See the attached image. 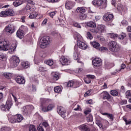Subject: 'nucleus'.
<instances>
[{"label": "nucleus", "instance_id": "f257e3e1", "mask_svg": "<svg viewBox=\"0 0 131 131\" xmlns=\"http://www.w3.org/2000/svg\"><path fill=\"white\" fill-rule=\"evenodd\" d=\"M17 42H14L10 46V42L6 40L0 39V51H9L10 54H13L16 51Z\"/></svg>", "mask_w": 131, "mask_h": 131}, {"label": "nucleus", "instance_id": "f03ea898", "mask_svg": "<svg viewBox=\"0 0 131 131\" xmlns=\"http://www.w3.org/2000/svg\"><path fill=\"white\" fill-rule=\"evenodd\" d=\"M40 102L42 111L43 112H49L50 111H52L53 108L55 107V104H50L48 106L46 105H48V104H49V102H50L49 99L41 98Z\"/></svg>", "mask_w": 131, "mask_h": 131}, {"label": "nucleus", "instance_id": "7ed1b4c3", "mask_svg": "<svg viewBox=\"0 0 131 131\" xmlns=\"http://www.w3.org/2000/svg\"><path fill=\"white\" fill-rule=\"evenodd\" d=\"M50 37L45 36L40 39L39 45L41 49H46V47H47L48 45H50Z\"/></svg>", "mask_w": 131, "mask_h": 131}, {"label": "nucleus", "instance_id": "20e7f679", "mask_svg": "<svg viewBox=\"0 0 131 131\" xmlns=\"http://www.w3.org/2000/svg\"><path fill=\"white\" fill-rule=\"evenodd\" d=\"M109 49L111 52L117 53V52H119V50H120V46L115 41H111L110 42Z\"/></svg>", "mask_w": 131, "mask_h": 131}, {"label": "nucleus", "instance_id": "39448f33", "mask_svg": "<svg viewBox=\"0 0 131 131\" xmlns=\"http://www.w3.org/2000/svg\"><path fill=\"white\" fill-rule=\"evenodd\" d=\"M92 4L96 7L99 6L101 9H104L107 7V0H93Z\"/></svg>", "mask_w": 131, "mask_h": 131}, {"label": "nucleus", "instance_id": "423d86ee", "mask_svg": "<svg viewBox=\"0 0 131 131\" xmlns=\"http://www.w3.org/2000/svg\"><path fill=\"white\" fill-rule=\"evenodd\" d=\"M12 16H14V11L12 9H6L0 13V17H12Z\"/></svg>", "mask_w": 131, "mask_h": 131}, {"label": "nucleus", "instance_id": "0eeeda50", "mask_svg": "<svg viewBox=\"0 0 131 131\" xmlns=\"http://www.w3.org/2000/svg\"><path fill=\"white\" fill-rule=\"evenodd\" d=\"M96 124L99 126L100 129H103L106 128L109 124V122L106 120H104L103 122L100 121V120L96 119Z\"/></svg>", "mask_w": 131, "mask_h": 131}, {"label": "nucleus", "instance_id": "6e6552de", "mask_svg": "<svg viewBox=\"0 0 131 131\" xmlns=\"http://www.w3.org/2000/svg\"><path fill=\"white\" fill-rule=\"evenodd\" d=\"M81 85V82L78 81H69L67 83V86L68 88H73V89H76V88H79Z\"/></svg>", "mask_w": 131, "mask_h": 131}, {"label": "nucleus", "instance_id": "1a4fd4ad", "mask_svg": "<svg viewBox=\"0 0 131 131\" xmlns=\"http://www.w3.org/2000/svg\"><path fill=\"white\" fill-rule=\"evenodd\" d=\"M4 32L12 34L15 32V26L13 25H8L4 30Z\"/></svg>", "mask_w": 131, "mask_h": 131}, {"label": "nucleus", "instance_id": "9d476101", "mask_svg": "<svg viewBox=\"0 0 131 131\" xmlns=\"http://www.w3.org/2000/svg\"><path fill=\"white\" fill-rule=\"evenodd\" d=\"M10 63L12 66H14V67H17L19 63H20V59H19V57L16 56H13L10 59Z\"/></svg>", "mask_w": 131, "mask_h": 131}, {"label": "nucleus", "instance_id": "9b49d317", "mask_svg": "<svg viewBox=\"0 0 131 131\" xmlns=\"http://www.w3.org/2000/svg\"><path fill=\"white\" fill-rule=\"evenodd\" d=\"M101 95L103 96V100H107L108 102H112L113 97L109 94V93L107 91H103L101 93Z\"/></svg>", "mask_w": 131, "mask_h": 131}, {"label": "nucleus", "instance_id": "f8f14e48", "mask_svg": "<svg viewBox=\"0 0 131 131\" xmlns=\"http://www.w3.org/2000/svg\"><path fill=\"white\" fill-rule=\"evenodd\" d=\"M114 19V16L113 14L107 13L103 16V20L106 22H112Z\"/></svg>", "mask_w": 131, "mask_h": 131}, {"label": "nucleus", "instance_id": "ddd939ff", "mask_svg": "<svg viewBox=\"0 0 131 131\" xmlns=\"http://www.w3.org/2000/svg\"><path fill=\"white\" fill-rule=\"evenodd\" d=\"M59 61L62 65H69L70 64V60H69L67 56L64 55L61 56Z\"/></svg>", "mask_w": 131, "mask_h": 131}, {"label": "nucleus", "instance_id": "4468645a", "mask_svg": "<svg viewBox=\"0 0 131 131\" xmlns=\"http://www.w3.org/2000/svg\"><path fill=\"white\" fill-rule=\"evenodd\" d=\"M77 47L79 49H80L81 50H86L88 48V45L86 43L82 41L81 40H78L77 41Z\"/></svg>", "mask_w": 131, "mask_h": 131}, {"label": "nucleus", "instance_id": "2eb2a0df", "mask_svg": "<svg viewBox=\"0 0 131 131\" xmlns=\"http://www.w3.org/2000/svg\"><path fill=\"white\" fill-rule=\"evenodd\" d=\"M57 112L61 117H63V118H65V117H66V110H65L64 107L62 106L57 107Z\"/></svg>", "mask_w": 131, "mask_h": 131}, {"label": "nucleus", "instance_id": "dca6fc26", "mask_svg": "<svg viewBox=\"0 0 131 131\" xmlns=\"http://www.w3.org/2000/svg\"><path fill=\"white\" fill-rule=\"evenodd\" d=\"M92 63L95 67H100L102 66V59L100 58H96L92 61Z\"/></svg>", "mask_w": 131, "mask_h": 131}, {"label": "nucleus", "instance_id": "f3484780", "mask_svg": "<svg viewBox=\"0 0 131 131\" xmlns=\"http://www.w3.org/2000/svg\"><path fill=\"white\" fill-rule=\"evenodd\" d=\"M15 80L18 84H24L25 83V78L22 76H17L15 77Z\"/></svg>", "mask_w": 131, "mask_h": 131}, {"label": "nucleus", "instance_id": "a211bd4d", "mask_svg": "<svg viewBox=\"0 0 131 131\" xmlns=\"http://www.w3.org/2000/svg\"><path fill=\"white\" fill-rule=\"evenodd\" d=\"M78 128L79 130L81 131H92V129H91L90 126H89V125L85 124L80 125V126H78Z\"/></svg>", "mask_w": 131, "mask_h": 131}, {"label": "nucleus", "instance_id": "6ab92c4d", "mask_svg": "<svg viewBox=\"0 0 131 131\" xmlns=\"http://www.w3.org/2000/svg\"><path fill=\"white\" fill-rule=\"evenodd\" d=\"M117 10L121 13H124L127 11V8H126V6L122 5L121 3H119L117 6Z\"/></svg>", "mask_w": 131, "mask_h": 131}, {"label": "nucleus", "instance_id": "aec40b11", "mask_svg": "<svg viewBox=\"0 0 131 131\" xmlns=\"http://www.w3.org/2000/svg\"><path fill=\"white\" fill-rule=\"evenodd\" d=\"M12 105H13V100H12L11 98H8L5 104V107L6 109L9 111L10 109H11V108L12 107Z\"/></svg>", "mask_w": 131, "mask_h": 131}, {"label": "nucleus", "instance_id": "412c9836", "mask_svg": "<svg viewBox=\"0 0 131 131\" xmlns=\"http://www.w3.org/2000/svg\"><path fill=\"white\" fill-rule=\"evenodd\" d=\"M74 6V4H73V2L71 1H67L66 3V8L67 10H71L72 8Z\"/></svg>", "mask_w": 131, "mask_h": 131}, {"label": "nucleus", "instance_id": "4be33fe9", "mask_svg": "<svg viewBox=\"0 0 131 131\" xmlns=\"http://www.w3.org/2000/svg\"><path fill=\"white\" fill-rule=\"evenodd\" d=\"M73 58L75 60L78 59V49H77V46H75Z\"/></svg>", "mask_w": 131, "mask_h": 131}, {"label": "nucleus", "instance_id": "5701e85b", "mask_svg": "<svg viewBox=\"0 0 131 131\" xmlns=\"http://www.w3.org/2000/svg\"><path fill=\"white\" fill-rule=\"evenodd\" d=\"M22 4H23V0H15L13 2V5L15 8H17V7L21 6Z\"/></svg>", "mask_w": 131, "mask_h": 131}, {"label": "nucleus", "instance_id": "b1692460", "mask_svg": "<svg viewBox=\"0 0 131 131\" xmlns=\"http://www.w3.org/2000/svg\"><path fill=\"white\" fill-rule=\"evenodd\" d=\"M24 35H25V34L20 30H18L16 32V36L18 38H23V37H24Z\"/></svg>", "mask_w": 131, "mask_h": 131}, {"label": "nucleus", "instance_id": "393cba45", "mask_svg": "<svg viewBox=\"0 0 131 131\" xmlns=\"http://www.w3.org/2000/svg\"><path fill=\"white\" fill-rule=\"evenodd\" d=\"M52 76L53 80H54V81H57V80L59 79V73L57 72H52Z\"/></svg>", "mask_w": 131, "mask_h": 131}, {"label": "nucleus", "instance_id": "a878e982", "mask_svg": "<svg viewBox=\"0 0 131 131\" xmlns=\"http://www.w3.org/2000/svg\"><path fill=\"white\" fill-rule=\"evenodd\" d=\"M21 65L23 68L26 69L29 67V62H28V61L23 60L21 61Z\"/></svg>", "mask_w": 131, "mask_h": 131}, {"label": "nucleus", "instance_id": "bb28decb", "mask_svg": "<svg viewBox=\"0 0 131 131\" xmlns=\"http://www.w3.org/2000/svg\"><path fill=\"white\" fill-rule=\"evenodd\" d=\"M87 26L88 27H91L92 28H96L97 27V25H96V23H94V21H89L86 23Z\"/></svg>", "mask_w": 131, "mask_h": 131}, {"label": "nucleus", "instance_id": "cd10ccee", "mask_svg": "<svg viewBox=\"0 0 131 131\" xmlns=\"http://www.w3.org/2000/svg\"><path fill=\"white\" fill-rule=\"evenodd\" d=\"M102 115H106L108 118L112 120V121H113L114 119V116L112 114H109L108 113H102Z\"/></svg>", "mask_w": 131, "mask_h": 131}, {"label": "nucleus", "instance_id": "c85d7f7f", "mask_svg": "<svg viewBox=\"0 0 131 131\" xmlns=\"http://www.w3.org/2000/svg\"><path fill=\"white\" fill-rule=\"evenodd\" d=\"M9 122L11 123H16L17 122V120L16 119V116H12L8 119Z\"/></svg>", "mask_w": 131, "mask_h": 131}, {"label": "nucleus", "instance_id": "c756f323", "mask_svg": "<svg viewBox=\"0 0 131 131\" xmlns=\"http://www.w3.org/2000/svg\"><path fill=\"white\" fill-rule=\"evenodd\" d=\"M76 13H85V8L84 7H78L76 10Z\"/></svg>", "mask_w": 131, "mask_h": 131}, {"label": "nucleus", "instance_id": "7c9ffc66", "mask_svg": "<svg viewBox=\"0 0 131 131\" xmlns=\"http://www.w3.org/2000/svg\"><path fill=\"white\" fill-rule=\"evenodd\" d=\"M15 118L16 119V122H21L23 119V116L20 114L16 115Z\"/></svg>", "mask_w": 131, "mask_h": 131}, {"label": "nucleus", "instance_id": "2f4dec72", "mask_svg": "<svg viewBox=\"0 0 131 131\" xmlns=\"http://www.w3.org/2000/svg\"><path fill=\"white\" fill-rule=\"evenodd\" d=\"M110 94L114 97H118L119 95V93H118V91L117 90H112L110 92Z\"/></svg>", "mask_w": 131, "mask_h": 131}, {"label": "nucleus", "instance_id": "473e14b6", "mask_svg": "<svg viewBox=\"0 0 131 131\" xmlns=\"http://www.w3.org/2000/svg\"><path fill=\"white\" fill-rule=\"evenodd\" d=\"M105 26L103 25H99L98 27V32H104L105 31Z\"/></svg>", "mask_w": 131, "mask_h": 131}, {"label": "nucleus", "instance_id": "72a5a7b5", "mask_svg": "<svg viewBox=\"0 0 131 131\" xmlns=\"http://www.w3.org/2000/svg\"><path fill=\"white\" fill-rule=\"evenodd\" d=\"M55 93L57 94H59V93H61L62 92V89L60 86H56L54 89Z\"/></svg>", "mask_w": 131, "mask_h": 131}, {"label": "nucleus", "instance_id": "f704fd0d", "mask_svg": "<svg viewBox=\"0 0 131 131\" xmlns=\"http://www.w3.org/2000/svg\"><path fill=\"white\" fill-rule=\"evenodd\" d=\"M19 30H20L21 31H23L24 33L28 32V28L23 25L20 27Z\"/></svg>", "mask_w": 131, "mask_h": 131}, {"label": "nucleus", "instance_id": "c9c22d12", "mask_svg": "<svg viewBox=\"0 0 131 131\" xmlns=\"http://www.w3.org/2000/svg\"><path fill=\"white\" fill-rule=\"evenodd\" d=\"M111 38H113L114 39H116L118 37V35L114 33H108Z\"/></svg>", "mask_w": 131, "mask_h": 131}, {"label": "nucleus", "instance_id": "e433bc0d", "mask_svg": "<svg viewBox=\"0 0 131 131\" xmlns=\"http://www.w3.org/2000/svg\"><path fill=\"white\" fill-rule=\"evenodd\" d=\"M3 76L6 78H12V73H4L3 74Z\"/></svg>", "mask_w": 131, "mask_h": 131}, {"label": "nucleus", "instance_id": "4c0bfd02", "mask_svg": "<svg viewBox=\"0 0 131 131\" xmlns=\"http://www.w3.org/2000/svg\"><path fill=\"white\" fill-rule=\"evenodd\" d=\"M92 45L95 49H100V43L97 41H94L92 42Z\"/></svg>", "mask_w": 131, "mask_h": 131}, {"label": "nucleus", "instance_id": "58836bf2", "mask_svg": "<svg viewBox=\"0 0 131 131\" xmlns=\"http://www.w3.org/2000/svg\"><path fill=\"white\" fill-rule=\"evenodd\" d=\"M79 19L81 21H82L83 20H85V19H86V14H83V13L80 14Z\"/></svg>", "mask_w": 131, "mask_h": 131}, {"label": "nucleus", "instance_id": "ea45409f", "mask_svg": "<svg viewBox=\"0 0 131 131\" xmlns=\"http://www.w3.org/2000/svg\"><path fill=\"white\" fill-rule=\"evenodd\" d=\"M46 64L47 65H49V66H52L54 64V61L52 60V59H49L45 61Z\"/></svg>", "mask_w": 131, "mask_h": 131}, {"label": "nucleus", "instance_id": "a19ab883", "mask_svg": "<svg viewBox=\"0 0 131 131\" xmlns=\"http://www.w3.org/2000/svg\"><path fill=\"white\" fill-rule=\"evenodd\" d=\"M74 37L75 39H77V41H78V40H80V39L82 38L81 35L78 33H76L74 35Z\"/></svg>", "mask_w": 131, "mask_h": 131}, {"label": "nucleus", "instance_id": "79ce46f5", "mask_svg": "<svg viewBox=\"0 0 131 131\" xmlns=\"http://www.w3.org/2000/svg\"><path fill=\"white\" fill-rule=\"evenodd\" d=\"M36 17H37V13L36 12H33L29 15L30 19H34V18H36Z\"/></svg>", "mask_w": 131, "mask_h": 131}, {"label": "nucleus", "instance_id": "37998d69", "mask_svg": "<svg viewBox=\"0 0 131 131\" xmlns=\"http://www.w3.org/2000/svg\"><path fill=\"white\" fill-rule=\"evenodd\" d=\"M11 127L5 126L1 128V131H11Z\"/></svg>", "mask_w": 131, "mask_h": 131}, {"label": "nucleus", "instance_id": "c03bdc74", "mask_svg": "<svg viewBox=\"0 0 131 131\" xmlns=\"http://www.w3.org/2000/svg\"><path fill=\"white\" fill-rule=\"evenodd\" d=\"M7 57L4 54L0 53V61H6Z\"/></svg>", "mask_w": 131, "mask_h": 131}, {"label": "nucleus", "instance_id": "a18cd8bd", "mask_svg": "<svg viewBox=\"0 0 131 131\" xmlns=\"http://www.w3.org/2000/svg\"><path fill=\"white\" fill-rule=\"evenodd\" d=\"M29 131H36V129L35 128V126L33 124H31L29 125Z\"/></svg>", "mask_w": 131, "mask_h": 131}, {"label": "nucleus", "instance_id": "49530a36", "mask_svg": "<svg viewBox=\"0 0 131 131\" xmlns=\"http://www.w3.org/2000/svg\"><path fill=\"white\" fill-rule=\"evenodd\" d=\"M86 120L88 122H92L93 120V115H92L91 114H89L87 117Z\"/></svg>", "mask_w": 131, "mask_h": 131}, {"label": "nucleus", "instance_id": "de8ad7c7", "mask_svg": "<svg viewBox=\"0 0 131 131\" xmlns=\"http://www.w3.org/2000/svg\"><path fill=\"white\" fill-rule=\"evenodd\" d=\"M26 9L27 10V11H31V12H34V10H35V9H34V8H31V7H30V6H29V5H27L26 6Z\"/></svg>", "mask_w": 131, "mask_h": 131}, {"label": "nucleus", "instance_id": "09e8293b", "mask_svg": "<svg viewBox=\"0 0 131 131\" xmlns=\"http://www.w3.org/2000/svg\"><path fill=\"white\" fill-rule=\"evenodd\" d=\"M73 25V26H74V27H77V28H81V26L80 25V24L77 22H74Z\"/></svg>", "mask_w": 131, "mask_h": 131}, {"label": "nucleus", "instance_id": "8fccbe9b", "mask_svg": "<svg viewBox=\"0 0 131 131\" xmlns=\"http://www.w3.org/2000/svg\"><path fill=\"white\" fill-rule=\"evenodd\" d=\"M48 3H51V4H56V3H59L61 0H46Z\"/></svg>", "mask_w": 131, "mask_h": 131}, {"label": "nucleus", "instance_id": "3c124183", "mask_svg": "<svg viewBox=\"0 0 131 131\" xmlns=\"http://www.w3.org/2000/svg\"><path fill=\"white\" fill-rule=\"evenodd\" d=\"M39 71L40 72H46L47 71V68L43 67H39Z\"/></svg>", "mask_w": 131, "mask_h": 131}, {"label": "nucleus", "instance_id": "603ef678", "mask_svg": "<svg viewBox=\"0 0 131 131\" xmlns=\"http://www.w3.org/2000/svg\"><path fill=\"white\" fill-rule=\"evenodd\" d=\"M23 113L24 115H28V112L27 111V108H26V106L23 108Z\"/></svg>", "mask_w": 131, "mask_h": 131}, {"label": "nucleus", "instance_id": "864d4df0", "mask_svg": "<svg viewBox=\"0 0 131 131\" xmlns=\"http://www.w3.org/2000/svg\"><path fill=\"white\" fill-rule=\"evenodd\" d=\"M91 92H92V90H89L87 92H86L84 94V96L89 97V96H91L92 95Z\"/></svg>", "mask_w": 131, "mask_h": 131}, {"label": "nucleus", "instance_id": "5fc2aeb1", "mask_svg": "<svg viewBox=\"0 0 131 131\" xmlns=\"http://www.w3.org/2000/svg\"><path fill=\"white\" fill-rule=\"evenodd\" d=\"M26 108L29 109V110H33V109H34V106L32 105H26Z\"/></svg>", "mask_w": 131, "mask_h": 131}, {"label": "nucleus", "instance_id": "6e6d98bb", "mask_svg": "<svg viewBox=\"0 0 131 131\" xmlns=\"http://www.w3.org/2000/svg\"><path fill=\"white\" fill-rule=\"evenodd\" d=\"M126 34L124 33H122L119 37V38L120 39H123V38H124V37H126Z\"/></svg>", "mask_w": 131, "mask_h": 131}, {"label": "nucleus", "instance_id": "4d7b16f0", "mask_svg": "<svg viewBox=\"0 0 131 131\" xmlns=\"http://www.w3.org/2000/svg\"><path fill=\"white\" fill-rule=\"evenodd\" d=\"M88 38H89V39H93V35L92 34H91V32H87L86 33Z\"/></svg>", "mask_w": 131, "mask_h": 131}, {"label": "nucleus", "instance_id": "13d9d810", "mask_svg": "<svg viewBox=\"0 0 131 131\" xmlns=\"http://www.w3.org/2000/svg\"><path fill=\"white\" fill-rule=\"evenodd\" d=\"M90 31L93 33H99V30L97 29L92 28L90 29Z\"/></svg>", "mask_w": 131, "mask_h": 131}, {"label": "nucleus", "instance_id": "bf43d9fd", "mask_svg": "<svg viewBox=\"0 0 131 131\" xmlns=\"http://www.w3.org/2000/svg\"><path fill=\"white\" fill-rule=\"evenodd\" d=\"M84 82L87 84L91 83V79H90V78H88V77L84 79Z\"/></svg>", "mask_w": 131, "mask_h": 131}, {"label": "nucleus", "instance_id": "052dcab7", "mask_svg": "<svg viewBox=\"0 0 131 131\" xmlns=\"http://www.w3.org/2000/svg\"><path fill=\"white\" fill-rule=\"evenodd\" d=\"M125 96H126V98H127V99H128V98H129V97H131L130 91H127L125 93Z\"/></svg>", "mask_w": 131, "mask_h": 131}, {"label": "nucleus", "instance_id": "680f3d73", "mask_svg": "<svg viewBox=\"0 0 131 131\" xmlns=\"http://www.w3.org/2000/svg\"><path fill=\"white\" fill-rule=\"evenodd\" d=\"M126 67V66L124 63H122L121 65L120 69L119 70V71H121V70H124V69Z\"/></svg>", "mask_w": 131, "mask_h": 131}, {"label": "nucleus", "instance_id": "e2e57ef3", "mask_svg": "<svg viewBox=\"0 0 131 131\" xmlns=\"http://www.w3.org/2000/svg\"><path fill=\"white\" fill-rule=\"evenodd\" d=\"M56 13H57V11H53V12H50L49 13V16H50L51 18H53L55 15H56Z\"/></svg>", "mask_w": 131, "mask_h": 131}, {"label": "nucleus", "instance_id": "0e129e2a", "mask_svg": "<svg viewBox=\"0 0 131 131\" xmlns=\"http://www.w3.org/2000/svg\"><path fill=\"white\" fill-rule=\"evenodd\" d=\"M123 120H124L126 125H127V124H130L131 123V120H126V119H124L123 118Z\"/></svg>", "mask_w": 131, "mask_h": 131}, {"label": "nucleus", "instance_id": "69168bd1", "mask_svg": "<svg viewBox=\"0 0 131 131\" xmlns=\"http://www.w3.org/2000/svg\"><path fill=\"white\" fill-rule=\"evenodd\" d=\"M47 23H48V19L45 18L42 22L41 25L44 26V25H47Z\"/></svg>", "mask_w": 131, "mask_h": 131}, {"label": "nucleus", "instance_id": "338daca9", "mask_svg": "<svg viewBox=\"0 0 131 131\" xmlns=\"http://www.w3.org/2000/svg\"><path fill=\"white\" fill-rule=\"evenodd\" d=\"M42 125H43V126H44L45 127H48V126H49V123H48V122H43L42 123Z\"/></svg>", "mask_w": 131, "mask_h": 131}, {"label": "nucleus", "instance_id": "774afa93", "mask_svg": "<svg viewBox=\"0 0 131 131\" xmlns=\"http://www.w3.org/2000/svg\"><path fill=\"white\" fill-rule=\"evenodd\" d=\"M37 130H38V131H45V129H43V128L42 127V126L39 125V126L37 127Z\"/></svg>", "mask_w": 131, "mask_h": 131}]
</instances>
